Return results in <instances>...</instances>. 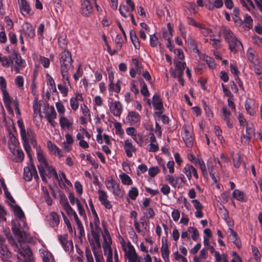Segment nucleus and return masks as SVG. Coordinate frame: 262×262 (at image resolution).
I'll return each instance as SVG.
<instances>
[{
  "instance_id": "obj_51",
  "label": "nucleus",
  "mask_w": 262,
  "mask_h": 262,
  "mask_svg": "<svg viewBox=\"0 0 262 262\" xmlns=\"http://www.w3.org/2000/svg\"><path fill=\"white\" fill-rule=\"evenodd\" d=\"M214 129L215 135L217 137L220 143L222 144L225 141L224 137L222 136V130L219 126H215Z\"/></svg>"
},
{
  "instance_id": "obj_41",
  "label": "nucleus",
  "mask_w": 262,
  "mask_h": 262,
  "mask_svg": "<svg viewBox=\"0 0 262 262\" xmlns=\"http://www.w3.org/2000/svg\"><path fill=\"white\" fill-rule=\"evenodd\" d=\"M247 56L251 64L258 61L255 51L252 49H249L247 53Z\"/></svg>"
},
{
  "instance_id": "obj_36",
  "label": "nucleus",
  "mask_w": 262,
  "mask_h": 262,
  "mask_svg": "<svg viewBox=\"0 0 262 262\" xmlns=\"http://www.w3.org/2000/svg\"><path fill=\"white\" fill-rule=\"evenodd\" d=\"M221 31L228 43L235 38L231 30L227 27H223Z\"/></svg>"
},
{
  "instance_id": "obj_42",
  "label": "nucleus",
  "mask_w": 262,
  "mask_h": 262,
  "mask_svg": "<svg viewBox=\"0 0 262 262\" xmlns=\"http://www.w3.org/2000/svg\"><path fill=\"white\" fill-rule=\"evenodd\" d=\"M250 68L254 71V73L257 75L261 76L262 74V67L259 64V61L255 62L250 65Z\"/></svg>"
},
{
  "instance_id": "obj_39",
  "label": "nucleus",
  "mask_w": 262,
  "mask_h": 262,
  "mask_svg": "<svg viewBox=\"0 0 262 262\" xmlns=\"http://www.w3.org/2000/svg\"><path fill=\"white\" fill-rule=\"evenodd\" d=\"M232 195L234 198L239 201L245 202L247 201L244 193L239 189L234 190L233 192Z\"/></svg>"
},
{
  "instance_id": "obj_59",
  "label": "nucleus",
  "mask_w": 262,
  "mask_h": 262,
  "mask_svg": "<svg viewBox=\"0 0 262 262\" xmlns=\"http://www.w3.org/2000/svg\"><path fill=\"white\" fill-rule=\"evenodd\" d=\"M215 258L216 262H221L222 261L223 262H227V259L226 257L223 254L222 256L220 255L219 252H215Z\"/></svg>"
},
{
  "instance_id": "obj_62",
  "label": "nucleus",
  "mask_w": 262,
  "mask_h": 262,
  "mask_svg": "<svg viewBox=\"0 0 262 262\" xmlns=\"http://www.w3.org/2000/svg\"><path fill=\"white\" fill-rule=\"evenodd\" d=\"M105 183L107 189L111 190L117 183H116V181L112 178L106 180Z\"/></svg>"
},
{
  "instance_id": "obj_52",
  "label": "nucleus",
  "mask_w": 262,
  "mask_h": 262,
  "mask_svg": "<svg viewBox=\"0 0 262 262\" xmlns=\"http://www.w3.org/2000/svg\"><path fill=\"white\" fill-rule=\"evenodd\" d=\"M0 62L2 63V66L4 67H9L11 64H13V60L11 57L8 58L6 56H3Z\"/></svg>"
},
{
  "instance_id": "obj_40",
  "label": "nucleus",
  "mask_w": 262,
  "mask_h": 262,
  "mask_svg": "<svg viewBox=\"0 0 262 262\" xmlns=\"http://www.w3.org/2000/svg\"><path fill=\"white\" fill-rule=\"evenodd\" d=\"M111 190L116 198H121L124 194V190L120 188V185L118 183H117Z\"/></svg>"
},
{
  "instance_id": "obj_24",
  "label": "nucleus",
  "mask_w": 262,
  "mask_h": 262,
  "mask_svg": "<svg viewBox=\"0 0 262 262\" xmlns=\"http://www.w3.org/2000/svg\"><path fill=\"white\" fill-rule=\"evenodd\" d=\"M59 124L61 129H69L73 125V120L72 118H68L63 115H60Z\"/></svg>"
},
{
  "instance_id": "obj_3",
  "label": "nucleus",
  "mask_w": 262,
  "mask_h": 262,
  "mask_svg": "<svg viewBox=\"0 0 262 262\" xmlns=\"http://www.w3.org/2000/svg\"><path fill=\"white\" fill-rule=\"evenodd\" d=\"M8 241L10 245L14 248V251L22 256L25 260L32 261L33 260L32 252L28 245L20 247L19 243L16 242L13 237H8Z\"/></svg>"
},
{
  "instance_id": "obj_23",
  "label": "nucleus",
  "mask_w": 262,
  "mask_h": 262,
  "mask_svg": "<svg viewBox=\"0 0 262 262\" xmlns=\"http://www.w3.org/2000/svg\"><path fill=\"white\" fill-rule=\"evenodd\" d=\"M126 120L128 121L130 125H134L137 123H139L140 116L138 113L135 111H131L128 113L126 117Z\"/></svg>"
},
{
  "instance_id": "obj_11",
  "label": "nucleus",
  "mask_w": 262,
  "mask_h": 262,
  "mask_svg": "<svg viewBox=\"0 0 262 262\" xmlns=\"http://www.w3.org/2000/svg\"><path fill=\"white\" fill-rule=\"evenodd\" d=\"M45 117L47 118L48 121L53 127L55 126L54 119L56 118L57 114L55 110L54 106H45Z\"/></svg>"
},
{
  "instance_id": "obj_20",
  "label": "nucleus",
  "mask_w": 262,
  "mask_h": 262,
  "mask_svg": "<svg viewBox=\"0 0 262 262\" xmlns=\"http://www.w3.org/2000/svg\"><path fill=\"white\" fill-rule=\"evenodd\" d=\"M185 67L186 63L184 62L178 61L175 62V69L172 73L173 77L182 76Z\"/></svg>"
},
{
  "instance_id": "obj_8",
  "label": "nucleus",
  "mask_w": 262,
  "mask_h": 262,
  "mask_svg": "<svg viewBox=\"0 0 262 262\" xmlns=\"http://www.w3.org/2000/svg\"><path fill=\"white\" fill-rule=\"evenodd\" d=\"M18 124L20 129V133L21 138L24 142H29L30 140L31 144L33 145L36 144L35 140V135L31 128H27V131L25 130V126L22 122L18 121Z\"/></svg>"
},
{
  "instance_id": "obj_19",
  "label": "nucleus",
  "mask_w": 262,
  "mask_h": 262,
  "mask_svg": "<svg viewBox=\"0 0 262 262\" xmlns=\"http://www.w3.org/2000/svg\"><path fill=\"white\" fill-rule=\"evenodd\" d=\"M68 235L66 234L59 236L60 243L67 252L73 249V242L72 241H68Z\"/></svg>"
},
{
  "instance_id": "obj_13",
  "label": "nucleus",
  "mask_w": 262,
  "mask_h": 262,
  "mask_svg": "<svg viewBox=\"0 0 262 262\" xmlns=\"http://www.w3.org/2000/svg\"><path fill=\"white\" fill-rule=\"evenodd\" d=\"M14 215L18 222V225L20 227L26 226L25 214L21 208L17 205L14 207Z\"/></svg>"
},
{
  "instance_id": "obj_49",
  "label": "nucleus",
  "mask_w": 262,
  "mask_h": 262,
  "mask_svg": "<svg viewBox=\"0 0 262 262\" xmlns=\"http://www.w3.org/2000/svg\"><path fill=\"white\" fill-rule=\"evenodd\" d=\"M150 45L152 47H156L159 45L160 48H162V44L159 42L158 38L155 34L150 35Z\"/></svg>"
},
{
  "instance_id": "obj_30",
  "label": "nucleus",
  "mask_w": 262,
  "mask_h": 262,
  "mask_svg": "<svg viewBox=\"0 0 262 262\" xmlns=\"http://www.w3.org/2000/svg\"><path fill=\"white\" fill-rule=\"evenodd\" d=\"M19 5V9L21 14L24 15L25 14H30L31 8L26 0H18Z\"/></svg>"
},
{
  "instance_id": "obj_18",
  "label": "nucleus",
  "mask_w": 262,
  "mask_h": 262,
  "mask_svg": "<svg viewBox=\"0 0 262 262\" xmlns=\"http://www.w3.org/2000/svg\"><path fill=\"white\" fill-rule=\"evenodd\" d=\"M221 112L222 114V119L226 122L227 126L229 128H232L233 127V123L231 122V113L230 112V111L228 110V107L226 106H224L222 108Z\"/></svg>"
},
{
  "instance_id": "obj_44",
  "label": "nucleus",
  "mask_w": 262,
  "mask_h": 262,
  "mask_svg": "<svg viewBox=\"0 0 262 262\" xmlns=\"http://www.w3.org/2000/svg\"><path fill=\"white\" fill-rule=\"evenodd\" d=\"M37 159L39 163L37 166H42L43 165L48 163L45 157L40 149L37 150Z\"/></svg>"
},
{
  "instance_id": "obj_43",
  "label": "nucleus",
  "mask_w": 262,
  "mask_h": 262,
  "mask_svg": "<svg viewBox=\"0 0 262 262\" xmlns=\"http://www.w3.org/2000/svg\"><path fill=\"white\" fill-rule=\"evenodd\" d=\"M202 59L206 61L210 68L213 69L215 68L214 60L213 58L207 55H204L202 56Z\"/></svg>"
},
{
  "instance_id": "obj_54",
  "label": "nucleus",
  "mask_w": 262,
  "mask_h": 262,
  "mask_svg": "<svg viewBox=\"0 0 262 262\" xmlns=\"http://www.w3.org/2000/svg\"><path fill=\"white\" fill-rule=\"evenodd\" d=\"M119 10L121 15L124 17H127L129 15V13H130L129 8L125 5H120Z\"/></svg>"
},
{
  "instance_id": "obj_34",
  "label": "nucleus",
  "mask_w": 262,
  "mask_h": 262,
  "mask_svg": "<svg viewBox=\"0 0 262 262\" xmlns=\"http://www.w3.org/2000/svg\"><path fill=\"white\" fill-rule=\"evenodd\" d=\"M228 44L230 51L233 53L237 52L241 47L242 48V43L236 37L229 42Z\"/></svg>"
},
{
  "instance_id": "obj_16",
  "label": "nucleus",
  "mask_w": 262,
  "mask_h": 262,
  "mask_svg": "<svg viewBox=\"0 0 262 262\" xmlns=\"http://www.w3.org/2000/svg\"><path fill=\"white\" fill-rule=\"evenodd\" d=\"M182 171L189 181L191 179L192 175L196 179L199 178L196 169L190 164L186 165L183 168Z\"/></svg>"
},
{
  "instance_id": "obj_27",
  "label": "nucleus",
  "mask_w": 262,
  "mask_h": 262,
  "mask_svg": "<svg viewBox=\"0 0 262 262\" xmlns=\"http://www.w3.org/2000/svg\"><path fill=\"white\" fill-rule=\"evenodd\" d=\"M47 145L49 150L52 154L57 155L59 158L63 156L59 148L51 141H48Z\"/></svg>"
},
{
  "instance_id": "obj_64",
  "label": "nucleus",
  "mask_w": 262,
  "mask_h": 262,
  "mask_svg": "<svg viewBox=\"0 0 262 262\" xmlns=\"http://www.w3.org/2000/svg\"><path fill=\"white\" fill-rule=\"evenodd\" d=\"M159 150L158 144L157 142L150 143L148 145V150L149 152H155Z\"/></svg>"
},
{
  "instance_id": "obj_45",
  "label": "nucleus",
  "mask_w": 262,
  "mask_h": 262,
  "mask_svg": "<svg viewBox=\"0 0 262 262\" xmlns=\"http://www.w3.org/2000/svg\"><path fill=\"white\" fill-rule=\"evenodd\" d=\"M119 178L122 183L124 185H130L133 183V181L129 176L126 173H123L119 175Z\"/></svg>"
},
{
  "instance_id": "obj_1",
  "label": "nucleus",
  "mask_w": 262,
  "mask_h": 262,
  "mask_svg": "<svg viewBox=\"0 0 262 262\" xmlns=\"http://www.w3.org/2000/svg\"><path fill=\"white\" fill-rule=\"evenodd\" d=\"M59 61L60 70L62 77L63 82L65 85L67 84L70 85L69 71L74 68L72 66L73 60L71 52L68 50H65L61 52Z\"/></svg>"
},
{
  "instance_id": "obj_15",
  "label": "nucleus",
  "mask_w": 262,
  "mask_h": 262,
  "mask_svg": "<svg viewBox=\"0 0 262 262\" xmlns=\"http://www.w3.org/2000/svg\"><path fill=\"white\" fill-rule=\"evenodd\" d=\"M81 13L84 16H90L93 12V6L89 0H81Z\"/></svg>"
},
{
  "instance_id": "obj_58",
  "label": "nucleus",
  "mask_w": 262,
  "mask_h": 262,
  "mask_svg": "<svg viewBox=\"0 0 262 262\" xmlns=\"http://www.w3.org/2000/svg\"><path fill=\"white\" fill-rule=\"evenodd\" d=\"M15 84L19 89H23L24 88V78L22 76H17L15 79Z\"/></svg>"
},
{
  "instance_id": "obj_31",
  "label": "nucleus",
  "mask_w": 262,
  "mask_h": 262,
  "mask_svg": "<svg viewBox=\"0 0 262 262\" xmlns=\"http://www.w3.org/2000/svg\"><path fill=\"white\" fill-rule=\"evenodd\" d=\"M47 217L50 225L52 227H57L58 225L60 220L59 216L57 213L52 212Z\"/></svg>"
},
{
  "instance_id": "obj_12",
  "label": "nucleus",
  "mask_w": 262,
  "mask_h": 262,
  "mask_svg": "<svg viewBox=\"0 0 262 262\" xmlns=\"http://www.w3.org/2000/svg\"><path fill=\"white\" fill-rule=\"evenodd\" d=\"M98 194V200L101 204L103 205L105 209H111L112 208L111 202L108 200V195L106 191L99 189L97 191Z\"/></svg>"
},
{
  "instance_id": "obj_17",
  "label": "nucleus",
  "mask_w": 262,
  "mask_h": 262,
  "mask_svg": "<svg viewBox=\"0 0 262 262\" xmlns=\"http://www.w3.org/2000/svg\"><path fill=\"white\" fill-rule=\"evenodd\" d=\"M181 135L186 146L188 148L192 147L193 144V138L192 134L187 128H183Z\"/></svg>"
},
{
  "instance_id": "obj_60",
  "label": "nucleus",
  "mask_w": 262,
  "mask_h": 262,
  "mask_svg": "<svg viewBox=\"0 0 262 262\" xmlns=\"http://www.w3.org/2000/svg\"><path fill=\"white\" fill-rule=\"evenodd\" d=\"M13 55L14 56V59H15V62L16 64H17L18 66H20L22 63L23 60L21 57L19 56L18 52L14 50L13 52Z\"/></svg>"
},
{
  "instance_id": "obj_25",
  "label": "nucleus",
  "mask_w": 262,
  "mask_h": 262,
  "mask_svg": "<svg viewBox=\"0 0 262 262\" xmlns=\"http://www.w3.org/2000/svg\"><path fill=\"white\" fill-rule=\"evenodd\" d=\"M124 149L128 157L133 156V152H136V149L132 144L131 140H126L124 141Z\"/></svg>"
},
{
  "instance_id": "obj_2",
  "label": "nucleus",
  "mask_w": 262,
  "mask_h": 262,
  "mask_svg": "<svg viewBox=\"0 0 262 262\" xmlns=\"http://www.w3.org/2000/svg\"><path fill=\"white\" fill-rule=\"evenodd\" d=\"M122 249L125 253V256L129 262H151V257L149 254H146L144 257L139 256L135 249L130 242L125 244L122 240L121 243Z\"/></svg>"
},
{
  "instance_id": "obj_46",
  "label": "nucleus",
  "mask_w": 262,
  "mask_h": 262,
  "mask_svg": "<svg viewBox=\"0 0 262 262\" xmlns=\"http://www.w3.org/2000/svg\"><path fill=\"white\" fill-rule=\"evenodd\" d=\"M197 164H199L204 177H207L208 172L203 160L202 159L198 158Z\"/></svg>"
},
{
  "instance_id": "obj_21",
  "label": "nucleus",
  "mask_w": 262,
  "mask_h": 262,
  "mask_svg": "<svg viewBox=\"0 0 262 262\" xmlns=\"http://www.w3.org/2000/svg\"><path fill=\"white\" fill-rule=\"evenodd\" d=\"M162 257L165 262L169 261V250L167 244V240L166 238H162V247H161Z\"/></svg>"
},
{
  "instance_id": "obj_47",
  "label": "nucleus",
  "mask_w": 262,
  "mask_h": 262,
  "mask_svg": "<svg viewBox=\"0 0 262 262\" xmlns=\"http://www.w3.org/2000/svg\"><path fill=\"white\" fill-rule=\"evenodd\" d=\"M187 231L190 233H191V237L193 241H196L198 240L199 237V234L196 228L189 227L188 228Z\"/></svg>"
},
{
  "instance_id": "obj_38",
  "label": "nucleus",
  "mask_w": 262,
  "mask_h": 262,
  "mask_svg": "<svg viewBox=\"0 0 262 262\" xmlns=\"http://www.w3.org/2000/svg\"><path fill=\"white\" fill-rule=\"evenodd\" d=\"M61 204L63 206L64 210L69 216H72L76 212L69 205V202L67 199H64L63 201L61 202Z\"/></svg>"
},
{
  "instance_id": "obj_57",
  "label": "nucleus",
  "mask_w": 262,
  "mask_h": 262,
  "mask_svg": "<svg viewBox=\"0 0 262 262\" xmlns=\"http://www.w3.org/2000/svg\"><path fill=\"white\" fill-rule=\"evenodd\" d=\"M134 141L140 146L143 144V135L140 133H137L133 137Z\"/></svg>"
},
{
  "instance_id": "obj_6",
  "label": "nucleus",
  "mask_w": 262,
  "mask_h": 262,
  "mask_svg": "<svg viewBox=\"0 0 262 262\" xmlns=\"http://www.w3.org/2000/svg\"><path fill=\"white\" fill-rule=\"evenodd\" d=\"M103 248L104 254L107 255L106 262H113V251L111 248L112 239L110 233L107 229L104 230V233L103 234Z\"/></svg>"
},
{
  "instance_id": "obj_4",
  "label": "nucleus",
  "mask_w": 262,
  "mask_h": 262,
  "mask_svg": "<svg viewBox=\"0 0 262 262\" xmlns=\"http://www.w3.org/2000/svg\"><path fill=\"white\" fill-rule=\"evenodd\" d=\"M37 167L43 181L47 182V178H51L52 177L56 180L59 181L57 173L53 166L47 163L42 166H37Z\"/></svg>"
},
{
  "instance_id": "obj_32",
  "label": "nucleus",
  "mask_w": 262,
  "mask_h": 262,
  "mask_svg": "<svg viewBox=\"0 0 262 262\" xmlns=\"http://www.w3.org/2000/svg\"><path fill=\"white\" fill-rule=\"evenodd\" d=\"M10 150L12 154L15 156L16 162H21L24 160V153L21 149H19L17 148H13L12 146L10 145Z\"/></svg>"
},
{
  "instance_id": "obj_10",
  "label": "nucleus",
  "mask_w": 262,
  "mask_h": 262,
  "mask_svg": "<svg viewBox=\"0 0 262 262\" xmlns=\"http://www.w3.org/2000/svg\"><path fill=\"white\" fill-rule=\"evenodd\" d=\"M108 106L111 113L114 116L120 117L123 111V106L119 101L108 100Z\"/></svg>"
},
{
  "instance_id": "obj_9",
  "label": "nucleus",
  "mask_w": 262,
  "mask_h": 262,
  "mask_svg": "<svg viewBox=\"0 0 262 262\" xmlns=\"http://www.w3.org/2000/svg\"><path fill=\"white\" fill-rule=\"evenodd\" d=\"M38 179V176L35 167L32 164L26 166L24 169V179L28 182L30 181L32 178Z\"/></svg>"
},
{
  "instance_id": "obj_48",
  "label": "nucleus",
  "mask_w": 262,
  "mask_h": 262,
  "mask_svg": "<svg viewBox=\"0 0 262 262\" xmlns=\"http://www.w3.org/2000/svg\"><path fill=\"white\" fill-rule=\"evenodd\" d=\"M3 93V99L4 104L11 103L13 101L12 98L10 96L9 93L7 90L2 91Z\"/></svg>"
},
{
  "instance_id": "obj_33",
  "label": "nucleus",
  "mask_w": 262,
  "mask_h": 262,
  "mask_svg": "<svg viewBox=\"0 0 262 262\" xmlns=\"http://www.w3.org/2000/svg\"><path fill=\"white\" fill-rule=\"evenodd\" d=\"M152 103L154 108L156 110L160 111L163 108L162 99L158 94H155L153 96Z\"/></svg>"
},
{
  "instance_id": "obj_61",
  "label": "nucleus",
  "mask_w": 262,
  "mask_h": 262,
  "mask_svg": "<svg viewBox=\"0 0 262 262\" xmlns=\"http://www.w3.org/2000/svg\"><path fill=\"white\" fill-rule=\"evenodd\" d=\"M135 68H132L130 70L129 74L132 78H135L136 76V73L139 70V66L138 62L136 60L135 63Z\"/></svg>"
},
{
  "instance_id": "obj_50",
  "label": "nucleus",
  "mask_w": 262,
  "mask_h": 262,
  "mask_svg": "<svg viewBox=\"0 0 262 262\" xmlns=\"http://www.w3.org/2000/svg\"><path fill=\"white\" fill-rule=\"evenodd\" d=\"M138 194V190L136 187H131L128 193V196L133 200H135Z\"/></svg>"
},
{
  "instance_id": "obj_63",
  "label": "nucleus",
  "mask_w": 262,
  "mask_h": 262,
  "mask_svg": "<svg viewBox=\"0 0 262 262\" xmlns=\"http://www.w3.org/2000/svg\"><path fill=\"white\" fill-rule=\"evenodd\" d=\"M185 41L187 42L188 46L192 49H195L197 47L196 44L194 39L190 36H189L187 39H185Z\"/></svg>"
},
{
  "instance_id": "obj_28",
  "label": "nucleus",
  "mask_w": 262,
  "mask_h": 262,
  "mask_svg": "<svg viewBox=\"0 0 262 262\" xmlns=\"http://www.w3.org/2000/svg\"><path fill=\"white\" fill-rule=\"evenodd\" d=\"M229 232H230L229 240L233 243L238 248H240L242 244L237 233L231 228L229 229Z\"/></svg>"
},
{
  "instance_id": "obj_7",
  "label": "nucleus",
  "mask_w": 262,
  "mask_h": 262,
  "mask_svg": "<svg viewBox=\"0 0 262 262\" xmlns=\"http://www.w3.org/2000/svg\"><path fill=\"white\" fill-rule=\"evenodd\" d=\"M12 254L6 244V239L0 234V259L2 262H12Z\"/></svg>"
},
{
  "instance_id": "obj_26",
  "label": "nucleus",
  "mask_w": 262,
  "mask_h": 262,
  "mask_svg": "<svg viewBox=\"0 0 262 262\" xmlns=\"http://www.w3.org/2000/svg\"><path fill=\"white\" fill-rule=\"evenodd\" d=\"M40 255L42 258L43 262H55L52 254L43 248L39 250Z\"/></svg>"
},
{
  "instance_id": "obj_35",
  "label": "nucleus",
  "mask_w": 262,
  "mask_h": 262,
  "mask_svg": "<svg viewBox=\"0 0 262 262\" xmlns=\"http://www.w3.org/2000/svg\"><path fill=\"white\" fill-rule=\"evenodd\" d=\"M23 30L28 36L31 38L34 37L35 30L33 28L32 26L28 23H25L23 26Z\"/></svg>"
},
{
  "instance_id": "obj_22",
  "label": "nucleus",
  "mask_w": 262,
  "mask_h": 262,
  "mask_svg": "<svg viewBox=\"0 0 262 262\" xmlns=\"http://www.w3.org/2000/svg\"><path fill=\"white\" fill-rule=\"evenodd\" d=\"M165 181L172 187L180 188L182 186V185L179 183V178H178V176L172 175V174H167L165 177Z\"/></svg>"
},
{
  "instance_id": "obj_56",
  "label": "nucleus",
  "mask_w": 262,
  "mask_h": 262,
  "mask_svg": "<svg viewBox=\"0 0 262 262\" xmlns=\"http://www.w3.org/2000/svg\"><path fill=\"white\" fill-rule=\"evenodd\" d=\"M10 142L9 145V147L11 145L13 148H17L18 145H19V142L17 139L15 137L14 135L10 134Z\"/></svg>"
},
{
  "instance_id": "obj_5",
  "label": "nucleus",
  "mask_w": 262,
  "mask_h": 262,
  "mask_svg": "<svg viewBox=\"0 0 262 262\" xmlns=\"http://www.w3.org/2000/svg\"><path fill=\"white\" fill-rule=\"evenodd\" d=\"M28 229L27 225L24 227L22 226L20 227L18 225L14 226L12 227V230L15 236L17 238V242L20 247H23L25 242L29 236V233L26 231Z\"/></svg>"
},
{
  "instance_id": "obj_55",
  "label": "nucleus",
  "mask_w": 262,
  "mask_h": 262,
  "mask_svg": "<svg viewBox=\"0 0 262 262\" xmlns=\"http://www.w3.org/2000/svg\"><path fill=\"white\" fill-rule=\"evenodd\" d=\"M80 110L83 116L88 117L89 119H91V114L90 110L85 104H81Z\"/></svg>"
},
{
  "instance_id": "obj_37",
  "label": "nucleus",
  "mask_w": 262,
  "mask_h": 262,
  "mask_svg": "<svg viewBox=\"0 0 262 262\" xmlns=\"http://www.w3.org/2000/svg\"><path fill=\"white\" fill-rule=\"evenodd\" d=\"M253 19L248 14L245 15L244 19L243 20L242 26L245 30H249L252 27Z\"/></svg>"
},
{
  "instance_id": "obj_14",
  "label": "nucleus",
  "mask_w": 262,
  "mask_h": 262,
  "mask_svg": "<svg viewBox=\"0 0 262 262\" xmlns=\"http://www.w3.org/2000/svg\"><path fill=\"white\" fill-rule=\"evenodd\" d=\"M255 136L254 129L252 127L246 126L245 134H243L241 138L242 143L244 144H249L251 140Z\"/></svg>"
},
{
  "instance_id": "obj_29",
  "label": "nucleus",
  "mask_w": 262,
  "mask_h": 262,
  "mask_svg": "<svg viewBox=\"0 0 262 262\" xmlns=\"http://www.w3.org/2000/svg\"><path fill=\"white\" fill-rule=\"evenodd\" d=\"M121 81L120 80H118L116 83L114 82L109 83L108 91L110 95H112L113 93L115 92L117 94L116 95H115V96H118V94L119 93L121 90Z\"/></svg>"
},
{
  "instance_id": "obj_53",
  "label": "nucleus",
  "mask_w": 262,
  "mask_h": 262,
  "mask_svg": "<svg viewBox=\"0 0 262 262\" xmlns=\"http://www.w3.org/2000/svg\"><path fill=\"white\" fill-rule=\"evenodd\" d=\"M58 43L59 47L64 51L67 50L66 48V45L67 44V41L66 40V36L64 35L60 36L58 38Z\"/></svg>"
}]
</instances>
